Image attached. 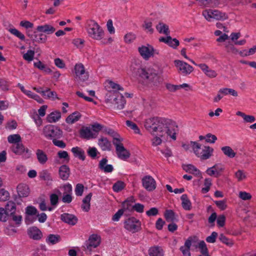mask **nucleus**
Masks as SVG:
<instances>
[{
	"instance_id": "21",
	"label": "nucleus",
	"mask_w": 256,
	"mask_h": 256,
	"mask_svg": "<svg viewBox=\"0 0 256 256\" xmlns=\"http://www.w3.org/2000/svg\"><path fill=\"white\" fill-rule=\"evenodd\" d=\"M118 156L120 159L126 160L130 156V152L126 148L122 146H118L116 150Z\"/></svg>"
},
{
	"instance_id": "52",
	"label": "nucleus",
	"mask_w": 256,
	"mask_h": 256,
	"mask_svg": "<svg viewBox=\"0 0 256 256\" xmlns=\"http://www.w3.org/2000/svg\"><path fill=\"white\" fill-rule=\"evenodd\" d=\"M126 124L128 126L133 130L135 133L140 134V130L136 124L130 120H126Z\"/></svg>"
},
{
	"instance_id": "8",
	"label": "nucleus",
	"mask_w": 256,
	"mask_h": 256,
	"mask_svg": "<svg viewBox=\"0 0 256 256\" xmlns=\"http://www.w3.org/2000/svg\"><path fill=\"white\" fill-rule=\"evenodd\" d=\"M74 72L75 78L80 82H84L88 80L89 74L85 70L82 64H77L74 66Z\"/></svg>"
},
{
	"instance_id": "39",
	"label": "nucleus",
	"mask_w": 256,
	"mask_h": 256,
	"mask_svg": "<svg viewBox=\"0 0 256 256\" xmlns=\"http://www.w3.org/2000/svg\"><path fill=\"white\" fill-rule=\"evenodd\" d=\"M220 92L222 93L223 96L231 95L234 97L238 96V92L234 89L230 88H222L220 90Z\"/></svg>"
},
{
	"instance_id": "14",
	"label": "nucleus",
	"mask_w": 256,
	"mask_h": 256,
	"mask_svg": "<svg viewBox=\"0 0 256 256\" xmlns=\"http://www.w3.org/2000/svg\"><path fill=\"white\" fill-rule=\"evenodd\" d=\"M142 184L144 188L148 191H152L156 188L155 180L150 176H146L142 178Z\"/></svg>"
},
{
	"instance_id": "51",
	"label": "nucleus",
	"mask_w": 256,
	"mask_h": 256,
	"mask_svg": "<svg viewBox=\"0 0 256 256\" xmlns=\"http://www.w3.org/2000/svg\"><path fill=\"white\" fill-rule=\"evenodd\" d=\"M9 192L4 188L0 190V201L4 202L8 200Z\"/></svg>"
},
{
	"instance_id": "60",
	"label": "nucleus",
	"mask_w": 256,
	"mask_h": 256,
	"mask_svg": "<svg viewBox=\"0 0 256 256\" xmlns=\"http://www.w3.org/2000/svg\"><path fill=\"white\" fill-rule=\"evenodd\" d=\"M214 203L216 205V206L220 210H224L226 207V200H217L215 201Z\"/></svg>"
},
{
	"instance_id": "23",
	"label": "nucleus",
	"mask_w": 256,
	"mask_h": 256,
	"mask_svg": "<svg viewBox=\"0 0 256 256\" xmlns=\"http://www.w3.org/2000/svg\"><path fill=\"white\" fill-rule=\"evenodd\" d=\"M94 134L90 128L83 127L80 130V135L82 138L90 139L94 138Z\"/></svg>"
},
{
	"instance_id": "58",
	"label": "nucleus",
	"mask_w": 256,
	"mask_h": 256,
	"mask_svg": "<svg viewBox=\"0 0 256 256\" xmlns=\"http://www.w3.org/2000/svg\"><path fill=\"white\" fill-rule=\"evenodd\" d=\"M198 248L200 250V252L202 254H206L208 252V250L206 247L205 242L203 240L200 241L198 244Z\"/></svg>"
},
{
	"instance_id": "42",
	"label": "nucleus",
	"mask_w": 256,
	"mask_h": 256,
	"mask_svg": "<svg viewBox=\"0 0 256 256\" xmlns=\"http://www.w3.org/2000/svg\"><path fill=\"white\" fill-rule=\"evenodd\" d=\"M144 68V67H140V63L137 62L136 60L133 61L130 67V70L132 72L137 74L138 76V70L140 69Z\"/></svg>"
},
{
	"instance_id": "26",
	"label": "nucleus",
	"mask_w": 256,
	"mask_h": 256,
	"mask_svg": "<svg viewBox=\"0 0 256 256\" xmlns=\"http://www.w3.org/2000/svg\"><path fill=\"white\" fill-rule=\"evenodd\" d=\"M18 193L20 197H26L30 194V189L28 186L24 184H20L17 186Z\"/></svg>"
},
{
	"instance_id": "50",
	"label": "nucleus",
	"mask_w": 256,
	"mask_h": 256,
	"mask_svg": "<svg viewBox=\"0 0 256 256\" xmlns=\"http://www.w3.org/2000/svg\"><path fill=\"white\" fill-rule=\"evenodd\" d=\"M34 50H28L23 55V58L28 62H31L34 59Z\"/></svg>"
},
{
	"instance_id": "44",
	"label": "nucleus",
	"mask_w": 256,
	"mask_h": 256,
	"mask_svg": "<svg viewBox=\"0 0 256 256\" xmlns=\"http://www.w3.org/2000/svg\"><path fill=\"white\" fill-rule=\"evenodd\" d=\"M213 10L206 9L202 11V15L208 22H212L213 19Z\"/></svg>"
},
{
	"instance_id": "6",
	"label": "nucleus",
	"mask_w": 256,
	"mask_h": 256,
	"mask_svg": "<svg viewBox=\"0 0 256 256\" xmlns=\"http://www.w3.org/2000/svg\"><path fill=\"white\" fill-rule=\"evenodd\" d=\"M10 218L17 224H20L22 220V216L16 210V204L12 201H8L4 208Z\"/></svg>"
},
{
	"instance_id": "22",
	"label": "nucleus",
	"mask_w": 256,
	"mask_h": 256,
	"mask_svg": "<svg viewBox=\"0 0 256 256\" xmlns=\"http://www.w3.org/2000/svg\"><path fill=\"white\" fill-rule=\"evenodd\" d=\"M98 145L101 148L102 150L104 151H108L111 149L112 145L110 142L107 139V138L104 137H101L98 139Z\"/></svg>"
},
{
	"instance_id": "11",
	"label": "nucleus",
	"mask_w": 256,
	"mask_h": 256,
	"mask_svg": "<svg viewBox=\"0 0 256 256\" xmlns=\"http://www.w3.org/2000/svg\"><path fill=\"white\" fill-rule=\"evenodd\" d=\"M138 50L140 56L146 60H148L151 56H154V54H158L152 46L149 44H148L146 46H140L138 48Z\"/></svg>"
},
{
	"instance_id": "46",
	"label": "nucleus",
	"mask_w": 256,
	"mask_h": 256,
	"mask_svg": "<svg viewBox=\"0 0 256 256\" xmlns=\"http://www.w3.org/2000/svg\"><path fill=\"white\" fill-rule=\"evenodd\" d=\"M125 184L122 181H118L113 185L112 188L115 192H119L124 188Z\"/></svg>"
},
{
	"instance_id": "20",
	"label": "nucleus",
	"mask_w": 256,
	"mask_h": 256,
	"mask_svg": "<svg viewBox=\"0 0 256 256\" xmlns=\"http://www.w3.org/2000/svg\"><path fill=\"white\" fill-rule=\"evenodd\" d=\"M28 234L30 238L34 240H39L42 236V232L38 228L34 226L28 229Z\"/></svg>"
},
{
	"instance_id": "36",
	"label": "nucleus",
	"mask_w": 256,
	"mask_h": 256,
	"mask_svg": "<svg viewBox=\"0 0 256 256\" xmlns=\"http://www.w3.org/2000/svg\"><path fill=\"white\" fill-rule=\"evenodd\" d=\"M60 240V236L58 234H49L46 238V241L50 244H55Z\"/></svg>"
},
{
	"instance_id": "62",
	"label": "nucleus",
	"mask_w": 256,
	"mask_h": 256,
	"mask_svg": "<svg viewBox=\"0 0 256 256\" xmlns=\"http://www.w3.org/2000/svg\"><path fill=\"white\" fill-rule=\"evenodd\" d=\"M217 140V138L215 135L211 134H208L206 135V142L210 143H214Z\"/></svg>"
},
{
	"instance_id": "45",
	"label": "nucleus",
	"mask_w": 256,
	"mask_h": 256,
	"mask_svg": "<svg viewBox=\"0 0 256 256\" xmlns=\"http://www.w3.org/2000/svg\"><path fill=\"white\" fill-rule=\"evenodd\" d=\"M222 150L224 154L230 158H234L236 156V153L232 150V148L228 146H226L222 148Z\"/></svg>"
},
{
	"instance_id": "25",
	"label": "nucleus",
	"mask_w": 256,
	"mask_h": 256,
	"mask_svg": "<svg viewBox=\"0 0 256 256\" xmlns=\"http://www.w3.org/2000/svg\"><path fill=\"white\" fill-rule=\"evenodd\" d=\"M36 154L38 162L41 164H44L47 162L48 158L44 150L38 149L36 150Z\"/></svg>"
},
{
	"instance_id": "24",
	"label": "nucleus",
	"mask_w": 256,
	"mask_h": 256,
	"mask_svg": "<svg viewBox=\"0 0 256 256\" xmlns=\"http://www.w3.org/2000/svg\"><path fill=\"white\" fill-rule=\"evenodd\" d=\"M58 172L60 178L66 180L68 179L70 176V170L67 166L62 165L60 166Z\"/></svg>"
},
{
	"instance_id": "41",
	"label": "nucleus",
	"mask_w": 256,
	"mask_h": 256,
	"mask_svg": "<svg viewBox=\"0 0 256 256\" xmlns=\"http://www.w3.org/2000/svg\"><path fill=\"white\" fill-rule=\"evenodd\" d=\"M40 178L47 182L48 184H50L52 181V178L50 174L47 170H43L40 173Z\"/></svg>"
},
{
	"instance_id": "38",
	"label": "nucleus",
	"mask_w": 256,
	"mask_h": 256,
	"mask_svg": "<svg viewBox=\"0 0 256 256\" xmlns=\"http://www.w3.org/2000/svg\"><path fill=\"white\" fill-rule=\"evenodd\" d=\"M61 118V114L59 112H51L47 116V120L49 122H55L59 120Z\"/></svg>"
},
{
	"instance_id": "29",
	"label": "nucleus",
	"mask_w": 256,
	"mask_h": 256,
	"mask_svg": "<svg viewBox=\"0 0 256 256\" xmlns=\"http://www.w3.org/2000/svg\"><path fill=\"white\" fill-rule=\"evenodd\" d=\"M108 160L106 158H102L100 162L99 168L105 172H110L113 170V166L111 164H106Z\"/></svg>"
},
{
	"instance_id": "64",
	"label": "nucleus",
	"mask_w": 256,
	"mask_h": 256,
	"mask_svg": "<svg viewBox=\"0 0 256 256\" xmlns=\"http://www.w3.org/2000/svg\"><path fill=\"white\" fill-rule=\"evenodd\" d=\"M136 38V36L132 33L127 34L124 36V41L126 43H131Z\"/></svg>"
},
{
	"instance_id": "43",
	"label": "nucleus",
	"mask_w": 256,
	"mask_h": 256,
	"mask_svg": "<svg viewBox=\"0 0 256 256\" xmlns=\"http://www.w3.org/2000/svg\"><path fill=\"white\" fill-rule=\"evenodd\" d=\"M8 140L10 143L19 144L22 140L20 136L18 134H12L8 137Z\"/></svg>"
},
{
	"instance_id": "54",
	"label": "nucleus",
	"mask_w": 256,
	"mask_h": 256,
	"mask_svg": "<svg viewBox=\"0 0 256 256\" xmlns=\"http://www.w3.org/2000/svg\"><path fill=\"white\" fill-rule=\"evenodd\" d=\"M38 212L36 208L33 206H28L26 208V214L28 216L36 215Z\"/></svg>"
},
{
	"instance_id": "17",
	"label": "nucleus",
	"mask_w": 256,
	"mask_h": 256,
	"mask_svg": "<svg viewBox=\"0 0 256 256\" xmlns=\"http://www.w3.org/2000/svg\"><path fill=\"white\" fill-rule=\"evenodd\" d=\"M198 66L201 69L204 74L209 78H214L217 76L216 72L209 68L206 64H198Z\"/></svg>"
},
{
	"instance_id": "34",
	"label": "nucleus",
	"mask_w": 256,
	"mask_h": 256,
	"mask_svg": "<svg viewBox=\"0 0 256 256\" xmlns=\"http://www.w3.org/2000/svg\"><path fill=\"white\" fill-rule=\"evenodd\" d=\"M148 254L150 256H164V251L159 246H154L150 248Z\"/></svg>"
},
{
	"instance_id": "48",
	"label": "nucleus",
	"mask_w": 256,
	"mask_h": 256,
	"mask_svg": "<svg viewBox=\"0 0 256 256\" xmlns=\"http://www.w3.org/2000/svg\"><path fill=\"white\" fill-rule=\"evenodd\" d=\"M216 164H215L213 166L208 168L206 172V173L210 176L215 175L216 177L219 176V171L217 170L216 169Z\"/></svg>"
},
{
	"instance_id": "9",
	"label": "nucleus",
	"mask_w": 256,
	"mask_h": 256,
	"mask_svg": "<svg viewBox=\"0 0 256 256\" xmlns=\"http://www.w3.org/2000/svg\"><path fill=\"white\" fill-rule=\"evenodd\" d=\"M124 227L130 232H136L140 230L141 222L139 220L132 217L125 220Z\"/></svg>"
},
{
	"instance_id": "37",
	"label": "nucleus",
	"mask_w": 256,
	"mask_h": 256,
	"mask_svg": "<svg viewBox=\"0 0 256 256\" xmlns=\"http://www.w3.org/2000/svg\"><path fill=\"white\" fill-rule=\"evenodd\" d=\"M180 199L182 201V208L186 210H190L192 208V204L187 195L186 194H182L181 196Z\"/></svg>"
},
{
	"instance_id": "5",
	"label": "nucleus",
	"mask_w": 256,
	"mask_h": 256,
	"mask_svg": "<svg viewBox=\"0 0 256 256\" xmlns=\"http://www.w3.org/2000/svg\"><path fill=\"white\" fill-rule=\"evenodd\" d=\"M87 32L90 36L96 40H101L104 36L103 30L94 20H90L88 22Z\"/></svg>"
},
{
	"instance_id": "55",
	"label": "nucleus",
	"mask_w": 256,
	"mask_h": 256,
	"mask_svg": "<svg viewBox=\"0 0 256 256\" xmlns=\"http://www.w3.org/2000/svg\"><path fill=\"white\" fill-rule=\"evenodd\" d=\"M88 155L92 158H94L98 152L96 148L94 147H90L87 151Z\"/></svg>"
},
{
	"instance_id": "3",
	"label": "nucleus",
	"mask_w": 256,
	"mask_h": 256,
	"mask_svg": "<svg viewBox=\"0 0 256 256\" xmlns=\"http://www.w3.org/2000/svg\"><path fill=\"white\" fill-rule=\"evenodd\" d=\"M190 145L194 154L202 160H207L212 155L213 148L209 146H203L196 142L190 141Z\"/></svg>"
},
{
	"instance_id": "47",
	"label": "nucleus",
	"mask_w": 256,
	"mask_h": 256,
	"mask_svg": "<svg viewBox=\"0 0 256 256\" xmlns=\"http://www.w3.org/2000/svg\"><path fill=\"white\" fill-rule=\"evenodd\" d=\"M143 28L150 33H152L154 29L152 28V20L150 19L146 20L143 24Z\"/></svg>"
},
{
	"instance_id": "2",
	"label": "nucleus",
	"mask_w": 256,
	"mask_h": 256,
	"mask_svg": "<svg viewBox=\"0 0 256 256\" xmlns=\"http://www.w3.org/2000/svg\"><path fill=\"white\" fill-rule=\"evenodd\" d=\"M138 77L150 86H158L162 82V78L158 70L152 67H144L140 69Z\"/></svg>"
},
{
	"instance_id": "56",
	"label": "nucleus",
	"mask_w": 256,
	"mask_h": 256,
	"mask_svg": "<svg viewBox=\"0 0 256 256\" xmlns=\"http://www.w3.org/2000/svg\"><path fill=\"white\" fill-rule=\"evenodd\" d=\"M84 186L82 184H78L75 188L76 194L78 196H82L84 192Z\"/></svg>"
},
{
	"instance_id": "12",
	"label": "nucleus",
	"mask_w": 256,
	"mask_h": 256,
	"mask_svg": "<svg viewBox=\"0 0 256 256\" xmlns=\"http://www.w3.org/2000/svg\"><path fill=\"white\" fill-rule=\"evenodd\" d=\"M100 242V236L97 234H92L89 236L88 240L86 242L84 248L91 251L92 248H97Z\"/></svg>"
},
{
	"instance_id": "49",
	"label": "nucleus",
	"mask_w": 256,
	"mask_h": 256,
	"mask_svg": "<svg viewBox=\"0 0 256 256\" xmlns=\"http://www.w3.org/2000/svg\"><path fill=\"white\" fill-rule=\"evenodd\" d=\"M10 218L6 210L3 208H0V221L6 222L8 220V218Z\"/></svg>"
},
{
	"instance_id": "19",
	"label": "nucleus",
	"mask_w": 256,
	"mask_h": 256,
	"mask_svg": "<svg viewBox=\"0 0 256 256\" xmlns=\"http://www.w3.org/2000/svg\"><path fill=\"white\" fill-rule=\"evenodd\" d=\"M159 41L168 44L170 46L176 48L179 46V41L176 38H172L170 36L166 37H161L159 38Z\"/></svg>"
},
{
	"instance_id": "27",
	"label": "nucleus",
	"mask_w": 256,
	"mask_h": 256,
	"mask_svg": "<svg viewBox=\"0 0 256 256\" xmlns=\"http://www.w3.org/2000/svg\"><path fill=\"white\" fill-rule=\"evenodd\" d=\"M36 30L38 32H44L47 34H51L54 32L56 29L51 25L46 24L38 26Z\"/></svg>"
},
{
	"instance_id": "18",
	"label": "nucleus",
	"mask_w": 256,
	"mask_h": 256,
	"mask_svg": "<svg viewBox=\"0 0 256 256\" xmlns=\"http://www.w3.org/2000/svg\"><path fill=\"white\" fill-rule=\"evenodd\" d=\"M60 218L63 222L70 226H74L78 220L74 215L67 213L62 214L60 216Z\"/></svg>"
},
{
	"instance_id": "13",
	"label": "nucleus",
	"mask_w": 256,
	"mask_h": 256,
	"mask_svg": "<svg viewBox=\"0 0 256 256\" xmlns=\"http://www.w3.org/2000/svg\"><path fill=\"white\" fill-rule=\"evenodd\" d=\"M174 63L178 72L183 75L189 74L194 70L193 68L191 66L182 60H175Z\"/></svg>"
},
{
	"instance_id": "35",
	"label": "nucleus",
	"mask_w": 256,
	"mask_h": 256,
	"mask_svg": "<svg viewBox=\"0 0 256 256\" xmlns=\"http://www.w3.org/2000/svg\"><path fill=\"white\" fill-rule=\"evenodd\" d=\"M156 29L160 34H164L166 36L170 34L168 26L162 22L156 25Z\"/></svg>"
},
{
	"instance_id": "61",
	"label": "nucleus",
	"mask_w": 256,
	"mask_h": 256,
	"mask_svg": "<svg viewBox=\"0 0 256 256\" xmlns=\"http://www.w3.org/2000/svg\"><path fill=\"white\" fill-rule=\"evenodd\" d=\"M235 176L238 181L242 180L246 178L245 173L242 170H238L235 174Z\"/></svg>"
},
{
	"instance_id": "30",
	"label": "nucleus",
	"mask_w": 256,
	"mask_h": 256,
	"mask_svg": "<svg viewBox=\"0 0 256 256\" xmlns=\"http://www.w3.org/2000/svg\"><path fill=\"white\" fill-rule=\"evenodd\" d=\"M213 19L216 20H224L228 18V16L225 12L217 10H213Z\"/></svg>"
},
{
	"instance_id": "40",
	"label": "nucleus",
	"mask_w": 256,
	"mask_h": 256,
	"mask_svg": "<svg viewBox=\"0 0 256 256\" xmlns=\"http://www.w3.org/2000/svg\"><path fill=\"white\" fill-rule=\"evenodd\" d=\"M164 218L168 222H176L174 212L172 210H166L164 213Z\"/></svg>"
},
{
	"instance_id": "57",
	"label": "nucleus",
	"mask_w": 256,
	"mask_h": 256,
	"mask_svg": "<svg viewBox=\"0 0 256 256\" xmlns=\"http://www.w3.org/2000/svg\"><path fill=\"white\" fill-rule=\"evenodd\" d=\"M226 50L228 52H230L234 54H237L238 52V50L237 48H236L234 46L230 44H228L226 46Z\"/></svg>"
},
{
	"instance_id": "15",
	"label": "nucleus",
	"mask_w": 256,
	"mask_h": 256,
	"mask_svg": "<svg viewBox=\"0 0 256 256\" xmlns=\"http://www.w3.org/2000/svg\"><path fill=\"white\" fill-rule=\"evenodd\" d=\"M38 32L36 30L34 32L33 34H32V32L28 30H27L26 33L28 36L32 41L38 43L45 42L46 40V36L42 33L38 34Z\"/></svg>"
},
{
	"instance_id": "32",
	"label": "nucleus",
	"mask_w": 256,
	"mask_h": 256,
	"mask_svg": "<svg viewBox=\"0 0 256 256\" xmlns=\"http://www.w3.org/2000/svg\"><path fill=\"white\" fill-rule=\"evenodd\" d=\"M74 156L78 157L80 159L84 160H85L84 152L80 147H74L71 150Z\"/></svg>"
},
{
	"instance_id": "59",
	"label": "nucleus",
	"mask_w": 256,
	"mask_h": 256,
	"mask_svg": "<svg viewBox=\"0 0 256 256\" xmlns=\"http://www.w3.org/2000/svg\"><path fill=\"white\" fill-rule=\"evenodd\" d=\"M58 156L60 158H64L67 162H68L70 160V157L68 156V152L66 151H59L58 152Z\"/></svg>"
},
{
	"instance_id": "4",
	"label": "nucleus",
	"mask_w": 256,
	"mask_h": 256,
	"mask_svg": "<svg viewBox=\"0 0 256 256\" xmlns=\"http://www.w3.org/2000/svg\"><path fill=\"white\" fill-rule=\"evenodd\" d=\"M106 101L114 104L116 109H122L126 104L124 96L115 91L110 92L106 94Z\"/></svg>"
},
{
	"instance_id": "7",
	"label": "nucleus",
	"mask_w": 256,
	"mask_h": 256,
	"mask_svg": "<svg viewBox=\"0 0 256 256\" xmlns=\"http://www.w3.org/2000/svg\"><path fill=\"white\" fill-rule=\"evenodd\" d=\"M43 132L46 138L52 140L56 138H60L62 136V131L52 125H48L44 126Z\"/></svg>"
},
{
	"instance_id": "1",
	"label": "nucleus",
	"mask_w": 256,
	"mask_h": 256,
	"mask_svg": "<svg viewBox=\"0 0 256 256\" xmlns=\"http://www.w3.org/2000/svg\"><path fill=\"white\" fill-rule=\"evenodd\" d=\"M145 128L155 137L152 140L153 146H156L162 143L160 137L166 135L172 140H176V129L177 126L175 122L170 119L163 118L154 117L146 120Z\"/></svg>"
},
{
	"instance_id": "63",
	"label": "nucleus",
	"mask_w": 256,
	"mask_h": 256,
	"mask_svg": "<svg viewBox=\"0 0 256 256\" xmlns=\"http://www.w3.org/2000/svg\"><path fill=\"white\" fill-rule=\"evenodd\" d=\"M239 197L242 200H248L252 198V196L250 193L245 192H240L239 193Z\"/></svg>"
},
{
	"instance_id": "53",
	"label": "nucleus",
	"mask_w": 256,
	"mask_h": 256,
	"mask_svg": "<svg viewBox=\"0 0 256 256\" xmlns=\"http://www.w3.org/2000/svg\"><path fill=\"white\" fill-rule=\"evenodd\" d=\"M9 32L21 40H24L25 39L24 36L16 28H10Z\"/></svg>"
},
{
	"instance_id": "28",
	"label": "nucleus",
	"mask_w": 256,
	"mask_h": 256,
	"mask_svg": "<svg viewBox=\"0 0 256 256\" xmlns=\"http://www.w3.org/2000/svg\"><path fill=\"white\" fill-rule=\"evenodd\" d=\"M182 168L184 170L187 172L191 173L196 176L201 175V172L200 170L192 164H184L182 166Z\"/></svg>"
},
{
	"instance_id": "33",
	"label": "nucleus",
	"mask_w": 256,
	"mask_h": 256,
	"mask_svg": "<svg viewBox=\"0 0 256 256\" xmlns=\"http://www.w3.org/2000/svg\"><path fill=\"white\" fill-rule=\"evenodd\" d=\"M92 196V194H88L82 200V208L84 212H88L90 209V201Z\"/></svg>"
},
{
	"instance_id": "10",
	"label": "nucleus",
	"mask_w": 256,
	"mask_h": 256,
	"mask_svg": "<svg viewBox=\"0 0 256 256\" xmlns=\"http://www.w3.org/2000/svg\"><path fill=\"white\" fill-rule=\"evenodd\" d=\"M12 150L16 154L22 155L23 158L25 159L28 158L31 156V152L30 150L25 148L22 143L12 144Z\"/></svg>"
},
{
	"instance_id": "31",
	"label": "nucleus",
	"mask_w": 256,
	"mask_h": 256,
	"mask_svg": "<svg viewBox=\"0 0 256 256\" xmlns=\"http://www.w3.org/2000/svg\"><path fill=\"white\" fill-rule=\"evenodd\" d=\"M81 117L80 112H76L68 116L66 120V122L68 124H72L78 121Z\"/></svg>"
},
{
	"instance_id": "16",
	"label": "nucleus",
	"mask_w": 256,
	"mask_h": 256,
	"mask_svg": "<svg viewBox=\"0 0 256 256\" xmlns=\"http://www.w3.org/2000/svg\"><path fill=\"white\" fill-rule=\"evenodd\" d=\"M64 192L62 198V201L64 203H70L72 200V186L70 184H68L64 186Z\"/></svg>"
}]
</instances>
